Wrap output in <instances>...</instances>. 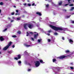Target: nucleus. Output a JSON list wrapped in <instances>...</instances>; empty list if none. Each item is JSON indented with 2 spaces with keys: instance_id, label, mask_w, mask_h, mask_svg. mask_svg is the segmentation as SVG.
<instances>
[{
  "instance_id": "40",
  "label": "nucleus",
  "mask_w": 74,
  "mask_h": 74,
  "mask_svg": "<svg viewBox=\"0 0 74 74\" xmlns=\"http://www.w3.org/2000/svg\"><path fill=\"white\" fill-rule=\"evenodd\" d=\"M12 15H13L14 14V12H12L11 13Z\"/></svg>"
},
{
  "instance_id": "41",
  "label": "nucleus",
  "mask_w": 74,
  "mask_h": 74,
  "mask_svg": "<svg viewBox=\"0 0 74 74\" xmlns=\"http://www.w3.org/2000/svg\"><path fill=\"white\" fill-rule=\"evenodd\" d=\"M47 41H48V42H50V41H51V40H50L49 39H48Z\"/></svg>"
},
{
  "instance_id": "55",
  "label": "nucleus",
  "mask_w": 74,
  "mask_h": 74,
  "mask_svg": "<svg viewBox=\"0 0 74 74\" xmlns=\"http://www.w3.org/2000/svg\"><path fill=\"white\" fill-rule=\"evenodd\" d=\"M47 35L48 36H49L50 35V34L49 33L47 34Z\"/></svg>"
},
{
  "instance_id": "17",
  "label": "nucleus",
  "mask_w": 74,
  "mask_h": 74,
  "mask_svg": "<svg viewBox=\"0 0 74 74\" xmlns=\"http://www.w3.org/2000/svg\"><path fill=\"white\" fill-rule=\"evenodd\" d=\"M41 39L38 40V43L40 42H41Z\"/></svg>"
},
{
  "instance_id": "56",
  "label": "nucleus",
  "mask_w": 74,
  "mask_h": 74,
  "mask_svg": "<svg viewBox=\"0 0 74 74\" xmlns=\"http://www.w3.org/2000/svg\"><path fill=\"white\" fill-rule=\"evenodd\" d=\"M28 64L29 66H31V64H30V63H29Z\"/></svg>"
},
{
  "instance_id": "14",
  "label": "nucleus",
  "mask_w": 74,
  "mask_h": 74,
  "mask_svg": "<svg viewBox=\"0 0 74 74\" xmlns=\"http://www.w3.org/2000/svg\"><path fill=\"white\" fill-rule=\"evenodd\" d=\"M39 62L41 63H42V64H43V63H45V62H43V61L42 60H39Z\"/></svg>"
},
{
  "instance_id": "53",
  "label": "nucleus",
  "mask_w": 74,
  "mask_h": 74,
  "mask_svg": "<svg viewBox=\"0 0 74 74\" xmlns=\"http://www.w3.org/2000/svg\"><path fill=\"white\" fill-rule=\"evenodd\" d=\"M16 12H18V10H16Z\"/></svg>"
},
{
  "instance_id": "64",
  "label": "nucleus",
  "mask_w": 74,
  "mask_h": 74,
  "mask_svg": "<svg viewBox=\"0 0 74 74\" xmlns=\"http://www.w3.org/2000/svg\"><path fill=\"white\" fill-rule=\"evenodd\" d=\"M46 18V19H48V18Z\"/></svg>"
},
{
  "instance_id": "44",
  "label": "nucleus",
  "mask_w": 74,
  "mask_h": 74,
  "mask_svg": "<svg viewBox=\"0 0 74 74\" xmlns=\"http://www.w3.org/2000/svg\"><path fill=\"white\" fill-rule=\"evenodd\" d=\"M14 20H11L10 22L11 23H12V22H14Z\"/></svg>"
},
{
  "instance_id": "6",
  "label": "nucleus",
  "mask_w": 74,
  "mask_h": 74,
  "mask_svg": "<svg viewBox=\"0 0 74 74\" xmlns=\"http://www.w3.org/2000/svg\"><path fill=\"white\" fill-rule=\"evenodd\" d=\"M27 26H28V24H25L24 25V27L26 30L27 29Z\"/></svg>"
},
{
  "instance_id": "20",
  "label": "nucleus",
  "mask_w": 74,
  "mask_h": 74,
  "mask_svg": "<svg viewBox=\"0 0 74 74\" xmlns=\"http://www.w3.org/2000/svg\"><path fill=\"white\" fill-rule=\"evenodd\" d=\"M12 37L13 38H16V37H17V36H16V35H13L12 36Z\"/></svg>"
},
{
  "instance_id": "31",
  "label": "nucleus",
  "mask_w": 74,
  "mask_h": 74,
  "mask_svg": "<svg viewBox=\"0 0 74 74\" xmlns=\"http://www.w3.org/2000/svg\"><path fill=\"white\" fill-rule=\"evenodd\" d=\"M27 52L26 51H25V52L24 53V55L27 54Z\"/></svg>"
},
{
  "instance_id": "10",
  "label": "nucleus",
  "mask_w": 74,
  "mask_h": 74,
  "mask_svg": "<svg viewBox=\"0 0 74 74\" xmlns=\"http://www.w3.org/2000/svg\"><path fill=\"white\" fill-rule=\"evenodd\" d=\"M24 45L25 47H32V46L30 45H27L26 43H25Z\"/></svg>"
},
{
  "instance_id": "46",
  "label": "nucleus",
  "mask_w": 74,
  "mask_h": 74,
  "mask_svg": "<svg viewBox=\"0 0 74 74\" xmlns=\"http://www.w3.org/2000/svg\"><path fill=\"white\" fill-rule=\"evenodd\" d=\"M19 15V14L16 13L15 14V15Z\"/></svg>"
},
{
  "instance_id": "47",
  "label": "nucleus",
  "mask_w": 74,
  "mask_h": 74,
  "mask_svg": "<svg viewBox=\"0 0 74 74\" xmlns=\"http://www.w3.org/2000/svg\"><path fill=\"white\" fill-rule=\"evenodd\" d=\"M12 47L13 48H15V45H13L12 46Z\"/></svg>"
},
{
  "instance_id": "2",
  "label": "nucleus",
  "mask_w": 74,
  "mask_h": 74,
  "mask_svg": "<svg viewBox=\"0 0 74 74\" xmlns=\"http://www.w3.org/2000/svg\"><path fill=\"white\" fill-rule=\"evenodd\" d=\"M12 43V42H10L8 44V45L4 47V48L3 49V50L4 51H5L6 50H7V49H8V48L10 47Z\"/></svg>"
},
{
  "instance_id": "30",
  "label": "nucleus",
  "mask_w": 74,
  "mask_h": 74,
  "mask_svg": "<svg viewBox=\"0 0 74 74\" xmlns=\"http://www.w3.org/2000/svg\"><path fill=\"white\" fill-rule=\"evenodd\" d=\"M68 57H69V58H71V55H68V56H67V57H68Z\"/></svg>"
},
{
  "instance_id": "16",
  "label": "nucleus",
  "mask_w": 74,
  "mask_h": 74,
  "mask_svg": "<svg viewBox=\"0 0 74 74\" xmlns=\"http://www.w3.org/2000/svg\"><path fill=\"white\" fill-rule=\"evenodd\" d=\"M21 55H18V59H21Z\"/></svg>"
},
{
  "instance_id": "57",
  "label": "nucleus",
  "mask_w": 74,
  "mask_h": 74,
  "mask_svg": "<svg viewBox=\"0 0 74 74\" xmlns=\"http://www.w3.org/2000/svg\"><path fill=\"white\" fill-rule=\"evenodd\" d=\"M11 51H8V53H11Z\"/></svg>"
},
{
  "instance_id": "18",
  "label": "nucleus",
  "mask_w": 74,
  "mask_h": 74,
  "mask_svg": "<svg viewBox=\"0 0 74 74\" xmlns=\"http://www.w3.org/2000/svg\"><path fill=\"white\" fill-rule=\"evenodd\" d=\"M62 2L61 1L60 2L58 3L59 5H62Z\"/></svg>"
},
{
  "instance_id": "61",
  "label": "nucleus",
  "mask_w": 74,
  "mask_h": 74,
  "mask_svg": "<svg viewBox=\"0 0 74 74\" xmlns=\"http://www.w3.org/2000/svg\"><path fill=\"white\" fill-rule=\"evenodd\" d=\"M14 8H16V6H14Z\"/></svg>"
},
{
  "instance_id": "29",
  "label": "nucleus",
  "mask_w": 74,
  "mask_h": 74,
  "mask_svg": "<svg viewBox=\"0 0 74 74\" xmlns=\"http://www.w3.org/2000/svg\"><path fill=\"white\" fill-rule=\"evenodd\" d=\"M35 3H33L32 4V6H34H34H36V5H35Z\"/></svg>"
},
{
  "instance_id": "22",
  "label": "nucleus",
  "mask_w": 74,
  "mask_h": 74,
  "mask_svg": "<svg viewBox=\"0 0 74 74\" xmlns=\"http://www.w3.org/2000/svg\"><path fill=\"white\" fill-rule=\"evenodd\" d=\"M70 15L66 16V18H69L70 17Z\"/></svg>"
},
{
  "instance_id": "3",
  "label": "nucleus",
  "mask_w": 74,
  "mask_h": 74,
  "mask_svg": "<svg viewBox=\"0 0 74 74\" xmlns=\"http://www.w3.org/2000/svg\"><path fill=\"white\" fill-rule=\"evenodd\" d=\"M36 32H29V33L28 32H27V35H26L27 36H31V35H32L33 34H35V33H36Z\"/></svg>"
},
{
  "instance_id": "8",
  "label": "nucleus",
  "mask_w": 74,
  "mask_h": 74,
  "mask_svg": "<svg viewBox=\"0 0 74 74\" xmlns=\"http://www.w3.org/2000/svg\"><path fill=\"white\" fill-rule=\"evenodd\" d=\"M36 33H35V34H34V38H37L38 36V33H37L36 32Z\"/></svg>"
},
{
  "instance_id": "13",
  "label": "nucleus",
  "mask_w": 74,
  "mask_h": 74,
  "mask_svg": "<svg viewBox=\"0 0 74 74\" xmlns=\"http://www.w3.org/2000/svg\"><path fill=\"white\" fill-rule=\"evenodd\" d=\"M0 40L1 41H4V39L3 38V37L2 36H1L0 37Z\"/></svg>"
},
{
  "instance_id": "63",
  "label": "nucleus",
  "mask_w": 74,
  "mask_h": 74,
  "mask_svg": "<svg viewBox=\"0 0 74 74\" xmlns=\"http://www.w3.org/2000/svg\"><path fill=\"white\" fill-rule=\"evenodd\" d=\"M68 5V4H66L65 5V6L67 5Z\"/></svg>"
},
{
  "instance_id": "28",
  "label": "nucleus",
  "mask_w": 74,
  "mask_h": 74,
  "mask_svg": "<svg viewBox=\"0 0 74 74\" xmlns=\"http://www.w3.org/2000/svg\"><path fill=\"white\" fill-rule=\"evenodd\" d=\"M70 68L71 70H73L74 69V68L72 66H71L70 67Z\"/></svg>"
},
{
  "instance_id": "7",
  "label": "nucleus",
  "mask_w": 74,
  "mask_h": 74,
  "mask_svg": "<svg viewBox=\"0 0 74 74\" xmlns=\"http://www.w3.org/2000/svg\"><path fill=\"white\" fill-rule=\"evenodd\" d=\"M66 56H62L59 57L58 58H59V59H63L64 58H66Z\"/></svg>"
},
{
  "instance_id": "62",
  "label": "nucleus",
  "mask_w": 74,
  "mask_h": 74,
  "mask_svg": "<svg viewBox=\"0 0 74 74\" xmlns=\"http://www.w3.org/2000/svg\"><path fill=\"white\" fill-rule=\"evenodd\" d=\"M12 18L13 19H14V18H15V17H12Z\"/></svg>"
},
{
  "instance_id": "15",
  "label": "nucleus",
  "mask_w": 74,
  "mask_h": 74,
  "mask_svg": "<svg viewBox=\"0 0 74 74\" xmlns=\"http://www.w3.org/2000/svg\"><path fill=\"white\" fill-rule=\"evenodd\" d=\"M66 53H69L70 51L69 50H67L65 51Z\"/></svg>"
},
{
  "instance_id": "24",
  "label": "nucleus",
  "mask_w": 74,
  "mask_h": 74,
  "mask_svg": "<svg viewBox=\"0 0 74 74\" xmlns=\"http://www.w3.org/2000/svg\"><path fill=\"white\" fill-rule=\"evenodd\" d=\"M54 74H56V70H55L54 71Z\"/></svg>"
},
{
  "instance_id": "27",
  "label": "nucleus",
  "mask_w": 74,
  "mask_h": 74,
  "mask_svg": "<svg viewBox=\"0 0 74 74\" xmlns=\"http://www.w3.org/2000/svg\"><path fill=\"white\" fill-rule=\"evenodd\" d=\"M56 61V59H53V62H54Z\"/></svg>"
},
{
  "instance_id": "5",
  "label": "nucleus",
  "mask_w": 74,
  "mask_h": 74,
  "mask_svg": "<svg viewBox=\"0 0 74 74\" xmlns=\"http://www.w3.org/2000/svg\"><path fill=\"white\" fill-rule=\"evenodd\" d=\"M28 27L30 29H32L34 27V25L33 24H28Z\"/></svg>"
},
{
  "instance_id": "4",
  "label": "nucleus",
  "mask_w": 74,
  "mask_h": 74,
  "mask_svg": "<svg viewBox=\"0 0 74 74\" xmlns=\"http://www.w3.org/2000/svg\"><path fill=\"white\" fill-rule=\"evenodd\" d=\"M35 66L36 67H38L39 66H40V62L39 61H36L35 62Z\"/></svg>"
},
{
  "instance_id": "60",
  "label": "nucleus",
  "mask_w": 74,
  "mask_h": 74,
  "mask_svg": "<svg viewBox=\"0 0 74 74\" xmlns=\"http://www.w3.org/2000/svg\"><path fill=\"white\" fill-rule=\"evenodd\" d=\"M25 0H22L23 1V2H24L25 1Z\"/></svg>"
},
{
  "instance_id": "58",
  "label": "nucleus",
  "mask_w": 74,
  "mask_h": 74,
  "mask_svg": "<svg viewBox=\"0 0 74 74\" xmlns=\"http://www.w3.org/2000/svg\"><path fill=\"white\" fill-rule=\"evenodd\" d=\"M32 22L34 23H36L34 21H33Z\"/></svg>"
},
{
  "instance_id": "49",
  "label": "nucleus",
  "mask_w": 74,
  "mask_h": 74,
  "mask_svg": "<svg viewBox=\"0 0 74 74\" xmlns=\"http://www.w3.org/2000/svg\"><path fill=\"white\" fill-rule=\"evenodd\" d=\"M39 21L40 22H41V21H42V20H41V18H40V19H39Z\"/></svg>"
},
{
  "instance_id": "42",
  "label": "nucleus",
  "mask_w": 74,
  "mask_h": 74,
  "mask_svg": "<svg viewBox=\"0 0 74 74\" xmlns=\"http://www.w3.org/2000/svg\"><path fill=\"white\" fill-rule=\"evenodd\" d=\"M23 5L24 6H26V3H24V4H23Z\"/></svg>"
},
{
  "instance_id": "52",
  "label": "nucleus",
  "mask_w": 74,
  "mask_h": 74,
  "mask_svg": "<svg viewBox=\"0 0 74 74\" xmlns=\"http://www.w3.org/2000/svg\"><path fill=\"white\" fill-rule=\"evenodd\" d=\"M48 33H50L51 32V30H49L48 31Z\"/></svg>"
},
{
  "instance_id": "9",
  "label": "nucleus",
  "mask_w": 74,
  "mask_h": 74,
  "mask_svg": "<svg viewBox=\"0 0 74 74\" xmlns=\"http://www.w3.org/2000/svg\"><path fill=\"white\" fill-rule=\"evenodd\" d=\"M69 43L71 44H73V40L71 39H70L69 40Z\"/></svg>"
},
{
  "instance_id": "43",
  "label": "nucleus",
  "mask_w": 74,
  "mask_h": 74,
  "mask_svg": "<svg viewBox=\"0 0 74 74\" xmlns=\"http://www.w3.org/2000/svg\"><path fill=\"white\" fill-rule=\"evenodd\" d=\"M73 4H71L70 5H69V6H70V7L73 6Z\"/></svg>"
},
{
  "instance_id": "32",
  "label": "nucleus",
  "mask_w": 74,
  "mask_h": 74,
  "mask_svg": "<svg viewBox=\"0 0 74 74\" xmlns=\"http://www.w3.org/2000/svg\"><path fill=\"white\" fill-rule=\"evenodd\" d=\"M18 34H20L21 33V32L20 31H18L17 32Z\"/></svg>"
},
{
  "instance_id": "26",
  "label": "nucleus",
  "mask_w": 74,
  "mask_h": 74,
  "mask_svg": "<svg viewBox=\"0 0 74 74\" xmlns=\"http://www.w3.org/2000/svg\"><path fill=\"white\" fill-rule=\"evenodd\" d=\"M0 5H3V2H1L0 3Z\"/></svg>"
},
{
  "instance_id": "25",
  "label": "nucleus",
  "mask_w": 74,
  "mask_h": 74,
  "mask_svg": "<svg viewBox=\"0 0 74 74\" xmlns=\"http://www.w3.org/2000/svg\"><path fill=\"white\" fill-rule=\"evenodd\" d=\"M21 19V17H19L17 18V21H18V20H20Z\"/></svg>"
},
{
  "instance_id": "12",
  "label": "nucleus",
  "mask_w": 74,
  "mask_h": 74,
  "mask_svg": "<svg viewBox=\"0 0 74 74\" xmlns=\"http://www.w3.org/2000/svg\"><path fill=\"white\" fill-rule=\"evenodd\" d=\"M17 63L18 66H21V61H18Z\"/></svg>"
},
{
  "instance_id": "48",
  "label": "nucleus",
  "mask_w": 74,
  "mask_h": 74,
  "mask_svg": "<svg viewBox=\"0 0 74 74\" xmlns=\"http://www.w3.org/2000/svg\"><path fill=\"white\" fill-rule=\"evenodd\" d=\"M71 23H74V21H71Z\"/></svg>"
},
{
  "instance_id": "11",
  "label": "nucleus",
  "mask_w": 74,
  "mask_h": 74,
  "mask_svg": "<svg viewBox=\"0 0 74 74\" xmlns=\"http://www.w3.org/2000/svg\"><path fill=\"white\" fill-rule=\"evenodd\" d=\"M36 14H37V15H39V16H41V15H42L41 14V13H40L39 12H38L36 13Z\"/></svg>"
},
{
  "instance_id": "50",
  "label": "nucleus",
  "mask_w": 74,
  "mask_h": 74,
  "mask_svg": "<svg viewBox=\"0 0 74 74\" xmlns=\"http://www.w3.org/2000/svg\"><path fill=\"white\" fill-rule=\"evenodd\" d=\"M63 11H65V12H66V10H65V9H64V10H63Z\"/></svg>"
},
{
  "instance_id": "23",
  "label": "nucleus",
  "mask_w": 74,
  "mask_h": 74,
  "mask_svg": "<svg viewBox=\"0 0 74 74\" xmlns=\"http://www.w3.org/2000/svg\"><path fill=\"white\" fill-rule=\"evenodd\" d=\"M49 6V5L48 4H47L46 5V7L47 8H48Z\"/></svg>"
},
{
  "instance_id": "34",
  "label": "nucleus",
  "mask_w": 74,
  "mask_h": 74,
  "mask_svg": "<svg viewBox=\"0 0 74 74\" xmlns=\"http://www.w3.org/2000/svg\"><path fill=\"white\" fill-rule=\"evenodd\" d=\"M62 39L63 40H65V39L64 38V37H62Z\"/></svg>"
},
{
  "instance_id": "59",
  "label": "nucleus",
  "mask_w": 74,
  "mask_h": 74,
  "mask_svg": "<svg viewBox=\"0 0 74 74\" xmlns=\"http://www.w3.org/2000/svg\"><path fill=\"white\" fill-rule=\"evenodd\" d=\"M8 19H11V18H10V17H8Z\"/></svg>"
},
{
  "instance_id": "37",
  "label": "nucleus",
  "mask_w": 74,
  "mask_h": 74,
  "mask_svg": "<svg viewBox=\"0 0 74 74\" xmlns=\"http://www.w3.org/2000/svg\"><path fill=\"white\" fill-rule=\"evenodd\" d=\"M27 5L28 6H31V4L28 3V4H27Z\"/></svg>"
},
{
  "instance_id": "51",
  "label": "nucleus",
  "mask_w": 74,
  "mask_h": 74,
  "mask_svg": "<svg viewBox=\"0 0 74 74\" xmlns=\"http://www.w3.org/2000/svg\"><path fill=\"white\" fill-rule=\"evenodd\" d=\"M69 3H70V0H68Z\"/></svg>"
},
{
  "instance_id": "54",
  "label": "nucleus",
  "mask_w": 74,
  "mask_h": 74,
  "mask_svg": "<svg viewBox=\"0 0 74 74\" xmlns=\"http://www.w3.org/2000/svg\"><path fill=\"white\" fill-rule=\"evenodd\" d=\"M1 9H0V14L1 13Z\"/></svg>"
},
{
  "instance_id": "21",
  "label": "nucleus",
  "mask_w": 74,
  "mask_h": 74,
  "mask_svg": "<svg viewBox=\"0 0 74 74\" xmlns=\"http://www.w3.org/2000/svg\"><path fill=\"white\" fill-rule=\"evenodd\" d=\"M7 30V28H5V29H4V30H3V32H5V31H6V30Z\"/></svg>"
},
{
  "instance_id": "19",
  "label": "nucleus",
  "mask_w": 74,
  "mask_h": 74,
  "mask_svg": "<svg viewBox=\"0 0 74 74\" xmlns=\"http://www.w3.org/2000/svg\"><path fill=\"white\" fill-rule=\"evenodd\" d=\"M73 9H74V7H72L71 9L70 10V11H73Z\"/></svg>"
},
{
  "instance_id": "35",
  "label": "nucleus",
  "mask_w": 74,
  "mask_h": 74,
  "mask_svg": "<svg viewBox=\"0 0 74 74\" xmlns=\"http://www.w3.org/2000/svg\"><path fill=\"white\" fill-rule=\"evenodd\" d=\"M14 59H15L16 60H18V58H17V57H15L14 58Z\"/></svg>"
},
{
  "instance_id": "45",
  "label": "nucleus",
  "mask_w": 74,
  "mask_h": 74,
  "mask_svg": "<svg viewBox=\"0 0 74 74\" xmlns=\"http://www.w3.org/2000/svg\"><path fill=\"white\" fill-rule=\"evenodd\" d=\"M31 39L32 41H34V39L33 38H31Z\"/></svg>"
},
{
  "instance_id": "38",
  "label": "nucleus",
  "mask_w": 74,
  "mask_h": 74,
  "mask_svg": "<svg viewBox=\"0 0 74 74\" xmlns=\"http://www.w3.org/2000/svg\"><path fill=\"white\" fill-rule=\"evenodd\" d=\"M54 35H58V33H54Z\"/></svg>"
},
{
  "instance_id": "39",
  "label": "nucleus",
  "mask_w": 74,
  "mask_h": 74,
  "mask_svg": "<svg viewBox=\"0 0 74 74\" xmlns=\"http://www.w3.org/2000/svg\"><path fill=\"white\" fill-rule=\"evenodd\" d=\"M28 71H31V69H28Z\"/></svg>"
},
{
  "instance_id": "36",
  "label": "nucleus",
  "mask_w": 74,
  "mask_h": 74,
  "mask_svg": "<svg viewBox=\"0 0 74 74\" xmlns=\"http://www.w3.org/2000/svg\"><path fill=\"white\" fill-rule=\"evenodd\" d=\"M51 3L53 5H55V4L53 3V2H51Z\"/></svg>"
},
{
  "instance_id": "33",
  "label": "nucleus",
  "mask_w": 74,
  "mask_h": 74,
  "mask_svg": "<svg viewBox=\"0 0 74 74\" xmlns=\"http://www.w3.org/2000/svg\"><path fill=\"white\" fill-rule=\"evenodd\" d=\"M74 64V62H71V63H70V64H71V65H73V64Z\"/></svg>"
},
{
  "instance_id": "1",
  "label": "nucleus",
  "mask_w": 74,
  "mask_h": 74,
  "mask_svg": "<svg viewBox=\"0 0 74 74\" xmlns=\"http://www.w3.org/2000/svg\"><path fill=\"white\" fill-rule=\"evenodd\" d=\"M50 27H51L52 29L53 30H56V31H58V30H63V31H66V29L63 28L62 27H56L55 26H54L52 25H49Z\"/></svg>"
}]
</instances>
